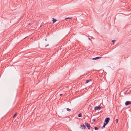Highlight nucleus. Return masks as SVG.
Returning <instances> with one entry per match:
<instances>
[{
    "label": "nucleus",
    "instance_id": "nucleus-18",
    "mask_svg": "<svg viewBox=\"0 0 131 131\" xmlns=\"http://www.w3.org/2000/svg\"><path fill=\"white\" fill-rule=\"evenodd\" d=\"M63 95V94H60V96H61Z\"/></svg>",
    "mask_w": 131,
    "mask_h": 131
},
{
    "label": "nucleus",
    "instance_id": "nucleus-11",
    "mask_svg": "<svg viewBox=\"0 0 131 131\" xmlns=\"http://www.w3.org/2000/svg\"><path fill=\"white\" fill-rule=\"evenodd\" d=\"M95 130H97L99 129V128L97 127H95L94 128Z\"/></svg>",
    "mask_w": 131,
    "mask_h": 131
},
{
    "label": "nucleus",
    "instance_id": "nucleus-5",
    "mask_svg": "<svg viewBox=\"0 0 131 131\" xmlns=\"http://www.w3.org/2000/svg\"><path fill=\"white\" fill-rule=\"evenodd\" d=\"M92 80L91 79L87 80H86L85 82V84H86L88 83H89L90 84H92V83L91 82Z\"/></svg>",
    "mask_w": 131,
    "mask_h": 131
},
{
    "label": "nucleus",
    "instance_id": "nucleus-7",
    "mask_svg": "<svg viewBox=\"0 0 131 131\" xmlns=\"http://www.w3.org/2000/svg\"><path fill=\"white\" fill-rule=\"evenodd\" d=\"M101 58L102 57H98L95 58H93L92 59L93 60H96L99 59Z\"/></svg>",
    "mask_w": 131,
    "mask_h": 131
},
{
    "label": "nucleus",
    "instance_id": "nucleus-20",
    "mask_svg": "<svg viewBox=\"0 0 131 131\" xmlns=\"http://www.w3.org/2000/svg\"><path fill=\"white\" fill-rule=\"evenodd\" d=\"M49 46V45H48H48H46L45 46V47H46L47 46Z\"/></svg>",
    "mask_w": 131,
    "mask_h": 131
},
{
    "label": "nucleus",
    "instance_id": "nucleus-10",
    "mask_svg": "<svg viewBox=\"0 0 131 131\" xmlns=\"http://www.w3.org/2000/svg\"><path fill=\"white\" fill-rule=\"evenodd\" d=\"M17 112H16L14 114V116H13V118H15L16 116L17 115Z\"/></svg>",
    "mask_w": 131,
    "mask_h": 131
},
{
    "label": "nucleus",
    "instance_id": "nucleus-21",
    "mask_svg": "<svg viewBox=\"0 0 131 131\" xmlns=\"http://www.w3.org/2000/svg\"><path fill=\"white\" fill-rule=\"evenodd\" d=\"M27 24H28V25H29L30 24V23H27Z\"/></svg>",
    "mask_w": 131,
    "mask_h": 131
},
{
    "label": "nucleus",
    "instance_id": "nucleus-9",
    "mask_svg": "<svg viewBox=\"0 0 131 131\" xmlns=\"http://www.w3.org/2000/svg\"><path fill=\"white\" fill-rule=\"evenodd\" d=\"M82 114L81 113H79L78 115V117H82Z\"/></svg>",
    "mask_w": 131,
    "mask_h": 131
},
{
    "label": "nucleus",
    "instance_id": "nucleus-19",
    "mask_svg": "<svg viewBox=\"0 0 131 131\" xmlns=\"http://www.w3.org/2000/svg\"><path fill=\"white\" fill-rule=\"evenodd\" d=\"M28 37V36H27L26 37H25V38H24V39H25V38H26V37Z\"/></svg>",
    "mask_w": 131,
    "mask_h": 131
},
{
    "label": "nucleus",
    "instance_id": "nucleus-2",
    "mask_svg": "<svg viewBox=\"0 0 131 131\" xmlns=\"http://www.w3.org/2000/svg\"><path fill=\"white\" fill-rule=\"evenodd\" d=\"M85 125L89 129L91 127V126L89 124L85 122Z\"/></svg>",
    "mask_w": 131,
    "mask_h": 131
},
{
    "label": "nucleus",
    "instance_id": "nucleus-8",
    "mask_svg": "<svg viewBox=\"0 0 131 131\" xmlns=\"http://www.w3.org/2000/svg\"><path fill=\"white\" fill-rule=\"evenodd\" d=\"M52 21H53V23H55L57 20H56L54 18H52Z\"/></svg>",
    "mask_w": 131,
    "mask_h": 131
},
{
    "label": "nucleus",
    "instance_id": "nucleus-1",
    "mask_svg": "<svg viewBox=\"0 0 131 131\" xmlns=\"http://www.w3.org/2000/svg\"><path fill=\"white\" fill-rule=\"evenodd\" d=\"M110 120V118L109 117H107L105 119L103 125L102 127L103 128L105 126L108 124Z\"/></svg>",
    "mask_w": 131,
    "mask_h": 131
},
{
    "label": "nucleus",
    "instance_id": "nucleus-16",
    "mask_svg": "<svg viewBox=\"0 0 131 131\" xmlns=\"http://www.w3.org/2000/svg\"><path fill=\"white\" fill-rule=\"evenodd\" d=\"M95 119H93L92 120V121H93V122H95Z\"/></svg>",
    "mask_w": 131,
    "mask_h": 131
},
{
    "label": "nucleus",
    "instance_id": "nucleus-17",
    "mask_svg": "<svg viewBox=\"0 0 131 131\" xmlns=\"http://www.w3.org/2000/svg\"><path fill=\"white\" fill-rule=\"evenodd\" d=\"M88 39H89V40H90L91 41H92L91 40V39L90 38H88Z\"/></svg>",
    "mask_w": 131,
    "mask_h": 131
},
{
    "label": "nucleus",
    "instance_id": "nucleus-13",
    "mask_svg": "<svg viewBox=\"0 0 131 131\" xmlns=\"http://www.w3.org/2000/svg\"><path fill=\"white\" fill-rule=\"evenodd\" d=\"M115 41H116V40H113L112 41V42L113 44H114V42H115Z\"/></svg>",
    "mask_w": 131,
    "mask_h": 131
},
{
    "label": "nucleus",
    "instance_id": "nucleus-6",
    "mask_svg": "<svg viewBox=\"0 0 131 131\" xmlns=\"http://www.w3.org/2000/svg\"><path fill=\"white\" fill-rule=\"evenodd\" d=\"M86 128V127L83 124H82L81 125V128L82 129H85Z\"/></svg>",
    "mask_w": 131,
    "mask_h": 131
},
{
    "label": "nucleus",
    "instance_id": "nucleus-23",
    "mask_svg": "<svg viewBox=\"0 0 131 131\" xmlns=\"http://www.w3.org/2000/svg\"><path fill=\"white\" fill-rule=\"evenodd\" d=\"M130 92H131V90L130 91Z\"/></svg>",
    "mask_w": 131,
    "mask_h": 131
},
{
    "label": "nucleus",
    "instance_id": "nucleus-14",
    "mask_svg": "<svg viewBox=\"0 0 131 131\" xmlns=\"http://www.w3.org/2000/svg\"><path fill=\"white\" fill-rule=\"evenodd\" d=\"M67 110L69 112V111H71V109H70L68 108H67Z\"/></svg>",
    "mask_w": 131,
    "mask_h": 131
},
{
    "label": "nucleus",
    "instance_id": "nucleus-15",
    "mask_svg": "<svg viewBox=\"0 0 131 131\" xmlns=\"http://www.w3.org/2000/svg\"><path fill=\"white\" fill-rule=\"evenodd\" d=\"M118 119H116V122L117 123H118Z\"/></svg>",
    "mask_w": 131,
    "mask_h": 131
},
{
    "label": "nucleus",
    "instance_id": "nucleus-4",
    "mask_svg": "<svg viewBox=\"0 0 131 131\" xmlns=\"http://www.w3.org/2000/svg\"><path fill=\"white\" fill-rule=\"evenodd\" d=\"M131 104V101H127L125 103V105L126 106H127Z\"/></svg>",
    "mask_w": 131,
    "mask_h": 131
},
{
    "label": "nucleus",
    "instance_id": "nucleus-3",
    "mask_svg": "<svg viewBox=\"0 0 131 131\" xmlns=\"http://www.w3.org/2000/svg\"><path fill=\"white\" fill-rule=\"evenodd\" d=\"M102 107L100 105H99L98 106H96L94 108V109L96 110H97L98 109H100Z\"/></svg>",
    "mask_w": 131,
    "mask_h": 131
},
{
    "label": "nucleus",
    "instance_id": "nucleus-22",
    "mask_svg": "<svg viewBox=\"0 0 131 131\" xmlns=\"http://www.w3.org/2000/svg\"><path fill=\"white\" fill-rule=\"evenodd\" d=\"M45 41H47V39H46H46H45Z\"/></svg>",
    "mask_w": 131,
    "mask_h": 131
},
{
    "label": "nucleus",
    "instance_id": "nucleus-12",
    "mask_svg": "<svg viewBox=\"0 0 131 131\" xmlns=\"http://www.w3.org/2000/svg\"><path fill=\"white\" fill-rule=\"evenodd\" d=\"M72 17H71V18L68 17V18H65V19L66 20L67 19H72Z\"/></svg>",
    "mask_w": 131,
    "mask_h": 131
},
{
    "label": "nucleus",
    "instance_id": "nucleus-24",
    "mask_svg": "<svg viewBox=\"0 0 131 131\" xmlns=\"http://www.w3.org/2000/svg\"><path fill=\"white\" fill-rule=\"evenodd\" d=\"M41 25H40V27H41Z\"/></svg>",
    "mask_w": 131,
    "mask_h": 131
}]
</instances>
